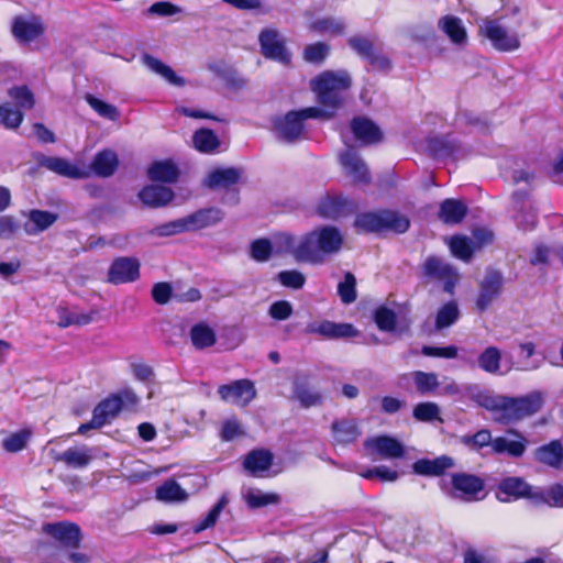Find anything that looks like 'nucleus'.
<instances>
[{
	"instance_id": "34",
	"label": "nucleus",
	"mask_w": 563,
	"mask_h": 563,
	"mask_svg": "<svg viewBox=\"0 0 563 563\" xmlns=\"http://www.w3.org/2000/svg\"><path fill=\"white\" fill-rule=\"evenodd\" d=\"M142 60L147 68L159 75L169 85L175 87H183L185 85V79L178 76L169 66L165 65L159 59L145 54L143 55Z\"/></svg>"
},
{
	"instance_id": "31",
	"label": "nucleus",
	"mask_w": 563,
	"mask_h": 563,
	"mask_svg": "<svg viewBox=\"0 0 563 563\" xmlns=\"http://www.w3.org/2000/svg\"><path fill=\"white\" fill-rule=\"evenodd\" d=\"M148 177L154 181L175 183L179 176L177 165L170 161L154 162L148 168Z\"/></svg>"
},
{
	"instance_id": "8",
	"label": "nucleus",
	"mask_w": 563,
	"mask_h": 563,
	"mask_svg": "<svg viewBox=\"0 0 563 563\" xmlns=\"http://www.w3.org/2000/svg\"><path fill=\"white\" fill-rule=\"evenodd\" d=\"M122 407L120 400L115 398L114 394L110 395L93 410L92 419L88 423H84L78 428V433L85 434L89 429H98L111 422L121 411Z\"/></svg>"
},
{
	"instance_id": "62",
	"label": "nucleus",
	"mask_w": 563,
	"mask_h": 563,
	"mask_svg": "<svg viewBox=\"0 0 563 563\" xmlns=\"http://www.w3.org/2000/svg\"><path fill=\"white\" fill-rule=\"evenodd\" d=\"M278 280L285 287L300 289L305 285L306 277L302 273L296 269H290L280 272L278 274Z\"/></svg>"
},
{
	"instance_id": "30",
	"label": "nucleus",
	"mask_w": 563,
	"mask_h": 563,
	"mask_svg": "<svg viewBox=\"0 0 563 563\" xmlns=\"http://www.w3.org/2000/svg\"><path fill=\"white\" fill-rule=\"evenodd\" d=\"M350 209L349 202L339 196H325L318 205V213L328 219H336Z\"/></svg>"
},
{
	"instance_id": "25",
	"label": "nucleus",
	"mask_w": 563,
	"mask_h": 563,
	"mask_svg": "<svg viewBox=\"0 0 563 563\" xmlns=\"http://www.w3.org/2000/svg\"><path fill=\"white\" fill-rule=\"evenodd\" d=\"M139 197L145 206L157 208L169 203L174 198V192L164 186L148 185L140 191Z\"/></svg>"
},
{
	"instance_id": "12",
	"label": "nucleus",
	"mask_w": 563,
	"mask_h": 563,
	"mask_svg": "<svg viewBox=\"0 0 563 563\" xmlns=\"http://www.w3.org/2000/svg\"><path fill=\"white\" fill-rule=\"evenodd\" d=\"M369 454L385 460L399 459L404 455V445L396 439L380 435L369 438L364 442Z\"/></svg>"
},
{
	"instance_id": "58",
	"label": "nucleus",
	"mask_w": 563,
	"mask_h": 563,
	"mask_svg": "<svg viewBox=\"0 0 563 563\" xmlns=\"http://www.w3.org/2000/svg\"><path fill=\"white\" fill-rule=\"evenodd\" d=\"M8 95L18 103V109L29 110L34 106V97L26 86L13 87L9 89Z\"/></svg>"
},
{
	"instance_id": "61",
	"label": "nucleus",
	"mask_w": 563,
	"mask_h": 563,
	"mask_svg": "<svg viewBox=\"0 0 563 563\" xmlns=\"http://www.w3.org/2000/svg\"><path fill=\"white\" fill-rule=\"evenodd\" d=\"M355 284V277L351 273H347L344 280L339 284L338 291L344 303H351L356 299Z\"/></svg>"
},
{
	"instance_id": "51",
	"label": "nucleus",
	"mask_w": 563,
	"mask_h": 563,
	"mask_svg": "<svg viewBox=\"0 0 563 563\" xmlns=\"http://www.w3.org/2000/svg\"><path fill=\"white\" fill-rule=\"evenodd\" d=\"M439 30L446 35H466V29L463 21L453 14H446L438 21Z\"/></svg>"
},
{
	"instance_id": "9",
	"label": "nucleus",
	"mask_w": 563,
	"mask_h": 563,
	"mask_svg": "<svg viewBox=\"0 0 563 563\" xmlns=\"http://www.w3.org/2000/svg\"><path fill=\"white\" fill-rule=\"evenodd\" d=\"M140 262L134 257H118L109 267L107 280L113 285L133 283L140 277Z\"/></svg>"
},
{
	"instance_id": "38",
	"label": "nucleus",
	"mask_w": 563,
	"mask_h": 563,
	"mask_svg": "<svg viewBox=\"0 0 563 563\" xmlns=\"http://www.w3.org/2000/svg\"><path fill=\"white\" fill-rule=\"evenodd\" d=\"M273 455L266 450L252 451L244 460V467L253 475L267 471L272 464Z\"/></svg>"
},
{
	"instance_id": "52",
	"label": "nucleus",
	"mask_w": 563,
	"mask_h": 563,
	"mask_svg": "<svg viewBox=\"0 0 563 563\" xmlns=\"http://www.w3.org/2000/svg\"><path fill=\"white\" fill-rule=\"evenodd\" d=\"M330 54V46L325 42H316L303 51V58L311 64H321Z\"/></svg>"
},
{
	"instance_id": "40",
	"label": "nucleus",
	"mask_w": 563,
	"mask_h": 563,
	"mask_svg": "<svg viewBox=\"0 0 563 563\" xmlns=\"http://www.w3.org/2000/svg\"><path fill=\"white\" fill-rule=\"evenodd\" d=\"M156 498L164 503H181L187 500L188 494L177 482L169 479L157 487Z\"/></svg>"
},
{
	"instance_id": "16",
	"label": "nucleus",
	"mask_w": 563,
	"mask_h": 563,
	"mask_svg": "<svg viewBox=\"0 0 563 563\" xmlns=\"http://www.w3.org/2000/svg\"><path fill=\"white\" fill-rule=\"evenodd\" d=\"M313 231L324 263L328 256L338 253L341 250L343 235L339 229L332 225L320 227Z\"/></svg>"
},
{
	"instance_id": "29",
	"label": "nucleus",
	"mask_w": 563,
	"mask_h": 563,
	"mask_svg": "<svg viewBox=\"0 0 563 563\" xmlns=\"http://www.w3.org/2000/svg\"><path fill=\"white\" fill-rule=\"evenodd\" d=\"M333 440L336 444H350L360 437L361 432L352 419L334 421L331 427Z\"/></svg>"
},
{
	"instance_id": "46",
	"label": "nucleus",
	"mask_w": 563,
	"mask_h": 563,
	"mask_svg": "<svg viewBox=\"0 0 563 563\" xmlns=\"http://www.w3.org/2000/svg\"><path fill=\"white\" fill-rule=\"evenodd\" d=\"M58 321L60 328H67L74 324L85 325L91 322L92 318L86 313H78L64 307L57 308Z\"/></svg>"
},
{
	"instance_id": "44",
	"label": "nucleus",
	"mask_w": 563,
	"mask_h": 563,
	"mask_svg": "<svg viewBox=\"0 0 563 563\" xmlns=\"http://www.w3.org/2000/svg\"><path fill=\"white\" fill-rule=\"evenodd\" d=\"M229 504V497L227 495H222L218 503L211 508V510L208 512V515L194 527L195 533H200L203 530H207L216 525L218 521L222 510L227 507Z\"/></svg>"
},
{
	"instance_id": "21",
	"label": "nucleus",
	"mask_w": 563,
	"mask_h": 563,
	"mask_svg": "<svg viewBox=\"0 0 563 563\" xmlns=\"http://www.w3.org/2000/svg\"><path fill=\"white\" fill-rule=\"evenodd\" d=\"M507 434L515 435L517 439L498 437L492 441V448L496 453H507L510 456L519 457L527 449V440L515 430H508Z\"/></svg>"
},
{
	"instance_id": "19",
	"label": "nucleus",
	"mask_w": 563,
	"mask_h": 563,
	"mask_svg": "<svg viewBox=\"0 0 563 563\" xmlns=\"http://www.w3.org/2000/svg\"><path fill=\"white\" fill-rule=\"evenodd\" d=\"M341 165L345 174L355 183H366L369 179L365 163L351 147L340 155Z\"/></svg>"
},
{
	"instance_id": "32",
	"label": "nucleus",
	"mask_w": 563,
	"mask_h": 563,
	"mask_svg": "<svg viewBox=\"0 0 563 563\" xmlns=\"http://www.w3.org/2000/svg\"><path fill=\"white\" fill-rule=\"evenodd\" d=\"M118 164L119 159L115 152L111 150H104L95 156L90 165V169L97 176L109 177L115 172Z\"/></svg>"
},
{
	"instance_id": "56",
	"label": "nucleus",
	"mask_w": 563,
	"mask_h": 563,
	"mask_svg": "<svg viewBox=\"0 0 563 563\" xmlns=\"http://www.w3.org/2000/svg\"><path fill=\"white\" fill-rule=\"evenodd\" d=\"M484 44L500 53H509L519 48L518 37H484Z\"/></svg>"
},
{
	"instance_id": "18",
	"label": "nucleus",
	"mask_w": 563,
	"mask_h": 563,
	"mask_svg": "<svg viewBox=\"0 0 563 563\" xmlns=\"http://www.w3.org/2000/svg\"><path fill=\"white\" fill-rule=\"evenodd\" d=\"M224 214L219 208L200 209L187 217H184L186 231H198L219 223Z\"/></svg>"
},
{
	"instance_id": "3",
	"label": "nucleus",
	"mask_w": 563,
	"mask_h": 563,
	"mask_svg": "<svg viewBox=\"0 0 563 563\" xmlns=\"http://www.w3.org/2000/svg\"><path fill=\"white\" fill-rule=\"evenodd\" d=\"M276 254H290L297 262L312 265L322 264V254L312 230L300 236L287 232L275 235Z\"/></svg>"
},
{
	"instance_id": "37",
	"label": "nucleus",
	"mask_w": 563,
	"mask_h": 563,
	"mask_svg": "<svg viewBox=\"0 0 563 563\" xmlns=\"http://www.w3.org/2000/svg\"><path fill=\"white\" fill-rule=\"evenodd\" d=\"M466 206L455 199H446L441 203L439 218L449 224H455L463 220L466 216Z\"/></svg>"
},
{
	"instance_id": "10",
	"label": "nucleus",
	"mask_w": 563,
	"mask_h": 563,
	"mask_svg": "<svg viewBox=\"0 0 563 563\" xmlns=\"http://www.w3.org/2000/svg\"><path fill=\"white\" fill-rule=\"evenodd\" d=\"M43 531L54 538L58 544L66 550L79 548L81 542L80 528L70 522L47 523Z\"/></svg>"
},
{
	"instance_id": "26",
	"label": "nucleus",
	"mask_w": 563,
	"mask_h": 563,
	"mask_svg": "<svg viewBox=\"0 0 563 563\" xmlns=\"http://www.w3.org/2000/svg\"><path fill=\"white\" fill-rule=\"evenodd\" d=\"M92 459V450L85 445L69 448L56 457L57 461L73 468H84L89 465Z\"/></svg>"
},
{
	"instance_id": "20",
	"label": "nucleus",
	"mask_w": 563,
	"mask_h": 563,
	"mask_svg": "<svg viewBox=\"0 0 563 563\" xmlns=\"http://www.w3.org/2000/svg\"><path fill=\"white\" fill-rule=\"evenodd\" d=\"M512 206L516 211V222L519 228L530 230L534 228L537 214L532 209V205L523 192H516L512 197Z\"/></svg>"
},
{
	"instance_id": "5",
	"label": "nucleus",
	"mask_w": 563,
	"mask_h": 563,
	"mask_svg": "<svg viewBox=\"0 0 563 563\" xmlns=\"http://www.w3.org/2000/svg\"><path fill=\"white\" fill-rule=\"evenodd\" d=\"M325 113L318 107H310L300 111H290L275 123L280 139L294 141L303 135V120L309 118H322Z\"/></svg>"
},
{
	"instance_id": "28",
	"label": "nucleus",
	"mask_w": 563,
	"mask_h": 563,
	"mask_svg": "<svg viewBox=\"0 0 563 563\" xmlns=\"http://www.w3.org/2000/svg\"><path fill=\"white\" fill-rule=\"evenodd\" d=\"M351 129L355 139L363 144L378 142L382 137L379 129L371 120L365 118L354 119Z\"/></svg>"
},
{
	"instance_id": "53",
	"label": "nucleus",
	"mask_w": 563,
	"mask_h": 563,
	"mask_svg": "<svg viewBox=\"0 0 563 563\" xmlns=\"http://www.w3.org/2000/svg\"><path fill=\"white\" fill-rule=\"evenodd\" d=\"M411 376L418 391L421 394H429L439 386L438 375L434 373L417 371Z\"/></svg>"
},
{
	"instance_id": "23",
	"label": "nucleus",
	"mask_w": 563,
	"mask_h": 563,
	"mask_svg": "<svg viewBox=\"0 0 563 563\" xmlns=\"http://www.w3.org/2000/svg\"><path fill=\"white\" fill-rule=\"evenodd\" d=\"M242 170L235 167H224L211 170L205 179V185L211 189L229 188L236 184Z\"/></svg>"
},
{
	"instance_id": "57",
	"label": "nucleus",
	"mask_w": 563,
	"mask_h": 563,
	"mask_svg": "<svg viewBox=\"0 0 563 563\" xmlns=\"http://www.w3.org/2000/svg\"><path fill=\"white\" fill-rule=\"evenodd\" d=\"M184 232H187L186 224L184 222V218H180V219H176V220L169 221L164 224L156 225L155 228H153L150 231V234L155 235V236L165 238V236L180 234Z\"/></svg>"
},
{
	"instance_id": "49",
	"label": "nucleus",
	"mask_w": 563,
	"mask_h": 563,
	"mask_svg": "<svg viewBox=\"0 0 563 563\" xmlns=\"http://www.w3.org/2000/svg\"><path fill=\"white\" fill-rule=\"evenodd\" d=\"M21 109L13 108L10 103L0 104V124L7 129H16L23 121Z\"/></svg>"
},
{
	"instance_id": "2",
	"label": "nucleus",
	"mask_w": 563,
	"mask_h": 563,
	"mask_svg": "<svg viewBox=\"0 0 563 563\" xmlns=\"http://www.w3.org/2000/svg\"><path fill=\"white\" fill-rule=\"evenodd\" d=\"M351 86V77L345 70H327L311 80V88L317 93L318 100L325 114L330 118L343 101V93Z\"/></svg>"
},
{
	"instance_id": "47",
	"label": "nucleus",
	"mask_w": 563,
	"mask_h": 563,
	"mask_svg": "<svg viewBox=\"0 0 563 563\" xmlns=\"http://www.w3.org/2000/svg\"><path fill=\"white\" fill-rule=\"evenodd\" d=\"M243 497L251 508H260L278 501V496L272 493H264L256 488H249Z\"/></svg>"
},
{
	"instance_id": "24",
	"label": "nucleus",
	"mask_w": 563,
	"mask_h": 563,
	"mask_svg": "<svg viewBox=\"0 0 563 563\" xmlns=\"http://www.w3.org/2000/svg\"><path fill=\"white\" fill-rule=\"evenodd\" d=\"M453 466V459L446 455H442L433 460H418L413 463L412 468L413 472L419 475L439 476Z\"/></svg>"
},
{
	"instance_id": "42",
	"label": "nucleus",
	"mask_w": 563,
	"mask_h": 563,
	"mask_svg": "<svg viewBox=\"0 0 563 563\" xmlns=\"http://www.w3.org/2000/svg\"><path fill=\"white\" fill-rule=\"evenodd\" d=\"M345 23L336 18L321 16L314 19L309 26V31L312 33H329L336 34L345 31Z\"/></svg>"
},
{
	"instance_id": "33",
	"label": "nucleus",
	"mask_w": 563,
	"mask_h": 563,
	"mask_svg": "<svg viewBox=\"0 0 563 563\" xmlns=\"http://www.w3.org/2000/svg\"><path fill=\"white\" fill-rule=\"evenodd\" d=\"M45 31L42 20L32 14L16 16L12 23L13 35H40Z\"/></svg>"
},
{
	"instance_id": "36",
	"label": "nucleus",
	"mask_w": 563,
	"mask_h": 563,
	"mask_svg": "<svg viewBox=\"0 0 563 563\" xmlns=\"http://www.w3.org/2000/svg\"><path fill=\"white\" fill-rule=\"evenodd\" d=\"M56 219V214L52 212L32 210L29 214V221L24 224V230L27 234L35 235L49 228Z\"/></svg>"
},
{
	"instance_id": "63",
	"label": "nucleus",
	"mask_w": 563,
	"mask_h": 563,
	"mask_svg": "<svg viewBox=\"0 0 563 563\" xmlns=\"http://www.w3.org/2000/svg\"><path fill=\"white\" fill-rule=\"evenodd\" d=\"M30 434L31 433L27 430H21L19 432L10 434L8 438L3 440V448L8 452H19L25 446L30 438Z\"/></svg>"
},
{
	"instance_id": "48",
	"label": "nucleus",
	"mask_w": 563,
	"mask_h": 563,
	"mask_svg": "<svg viewBox=\"0 0 563 563\" xmlns=\"http://www.w3.org/2000/svg\"><path fill=\"white\" fill-rule=\"evenodd\" d=\"M275 235L272 240L258 239L251 245V256L257 262H266L273 252L276 253Z\"/></svg>"
},
{
	"instance_id": "4",
	"label": "nucleus",
	"mask_w": 563,
	"mask_h": 563,
	"mask_svg": "<svg viewBox=\"0 0 563 563\" xmlns=\"http://www.w3.org/2000/svg\"><path fill=\"white\" fill-rule=\"evenodd\" d=\"M409 223L407 217L391 210L362 213L355 220V227L367 232L390 230L404 233L408 230Z\"/></svg>"
},
{
	"instance_id": "60",
	"label": "nucleus",
	"mask_w": 563,
	"mask_h": 563,
	"mask_svg": "<svg viewBox=\"0 0 563 563\" xmlns=\"http://www.w3.org/2000/svg\"><path fill=\"white\" fill-rule=\"evenodd\" d=\"M440 409L434 402H420L413 409V417L419 421H432L439 418Z\"/></svg>"
},
{
	"instance_id": "22",
	"label": "nucleus",
	"mask_w": 563,
	"mask_h": 563,
	"mask_svg": "<svg viewBox=\"0 0 563 563\" xmlns=\"http://www.w3.org/2000/svg\"><path fill=\"white\" fill-rule=\"evenodd\" d=\"M538 462L558 471H563V446L559 440H553L534 451Z\"/></svg>"
},
{
	"instance_id": "27",
	"label": "nucleus",
	"mask_w": 563,
	"mask_h": 563,
	"mask_svg": "<svg viewBox=\"0 0 563 563\" xmlns=\"http://www.w3.org/2000/svg\"><path fill=\"white\" fill-rule=\"evenodd\" d=\"M501 287V276L497 272L487 273L477 299L479 310H485L493 299L498 295Z\"/></svg>"
},
{
	"instance_id": "39",
	"label": "nucleus",
	"mask_w": 563,
	"mask_h": 563,
	"mask_svg": "<svg viewBox=\"0 0 563 563\" xmlns=\"http://www.w3.org/2000/svg\"><path fill=\"white\" fill-rule=\"evenodd\" d=\"M295 398L300 402L302 407H312L321 404L322 394L316 388L309 386L303 380H296L294 384Z\"/></svg>"
},
{
	"instance_id": "55",
	"label": "nucleus",
	"mask_w": 563,
	"mask_h": 563,
	"mask_svg": "<svg viewBox=\"0 0 563 563\" xmlns=\"http://www.w3.org/2000/svg\"><path fill=\"white\" fill-rule=\"evenodd\" d=\"M350 46L362 57L367 58L371 63H376L379 57L376 55L369 37H351Z\"/></svg>"
},
{
	"instance_id": "54",
	"label": "nucleus",
	"mask_w": 563,
	"mask_h": 563,
	"mask_svg": "<svg viewBox=\"0 0 563 563\" xmlns=\"http://www.w3.org/2000/svg\"><path fill=\"white\" fill-rule=\"evenodd\" d=\"M86 101L100 117L111 121L119 119V111L113 104L107 103L91 95L86 96Z\"/></svg>"
},
{
	"instance_id": "1",
	"label": "nucleus",
	"mask_w": 563,
	"mask_h": 563,
	"mask_svg": "<svg viewBox=\"0 0 563 563\" xmlns=\"http://www.w3.org/2000/svg\"><path fill=\"white\" fill-rule=\"evenodd\" d=\"M474 400L494 415L501 423H510L537 413L543 405L541 391H532L521 397H508L478 389Z\"/></svg>"
},
{
	"instance_id": "41",
	"label": "nucleus",
	"mask_w": 563,
	"mask_h": 563,
	"mask_svg": "<svg viewBox=\"0 0 563 563\" xmlns=\"http://www.w3.org/2000/svg\"><path fill=\"white\" fill-rule=\"evenodd\" d=\"M192 143L198 152L205 154H212L220 146L219 137L209 129L197 130L194 133Z\"/></svg>"
},
{
	"instance_id": "59",
	"label": "nucleus",
	"mask_w": 563,
	"mask_h": 563,
	"mask_svg": "<svg viewBox=\"0 0 563 563\" xmlns=\"http://www.w3.org/2000/svg\"><path fill=\"white\" fill-rule=\"evenodd\" d=\"M537 501L551 507H563V485H553L544 492H538Z\"/></svg>"
},
{
	"instance_id": "15",
	"label": "nucleus",
	"mask_w": 563,
	"mask_h": 563,
	"mask_svg": "<svg viewBox=\"0 0 563 563\" xmlns=\"http://www.w3.org/2000/svg\"><path fill=\"white\" fill-rule=\"evenodd\" d=\"M306 332L328 339L352 338L357 333L350 323H335L328 320L309 322L306 327Z\"/></svg>"
},
{
	"instance_id": "11",
	"label": "nucleus",
	"mask_w": 563,
	"mask_h": 563,
	"mask_svg": "<svg viewBox=\"0 0 563 563\" xmlns=\"http://www.w3.org/2000/svg\"><path fill=\"white\" fill-rule=\"evenodd\" d=\"M218 393L224 401H230L236 406L244 407L249 405L256 395L254 384L249 379H239L228 385L219 387Z\"/></svg>"
},
{
	"instance_id": "43",
	"label": "nucleus",
	"mask_w": 563,
	"mask_h": 563,
	"mask_svg": "<svg viewBox=\"0 0 563 563\" xmlns=\"http://www.w3.org/2000/svg\"><path fill=\"white\" fill-rule=\"evenodd\" d=\"M191 342L197 349L209 347L216 342L214 331L205 323L192 327L190 331Z\"/></svg>"
},
{
	"instance_id": "64",
	"label": "nucleus",
	"mask_w": 563,
	"mask_h": 563,
	"mask_svg": "<svg viewBox=\"0 0 563 563\" xmlns=\"http://www.w3.org/2000/svg\"><path fill=\"white\" fill-rule=\"evenodd\" d=\"M481 33L483 35H505L506 30L498 19L488 16L479 18L477 20Z\"/></svg>"
},
{
	"instance_id": "6",
	"label": "nucleus",
	"mask_w": 563,
	"mask_h": 563,
	"mask_svg": "<svg viewBox=\"0 0 563 563\" xmlns=\"http://www.w3.org/2000/svg\"><path fill=\"white\" fill-rule=\"evenodd\" d=\"M483 481L471 474L457 473L452 475L451 497L463 501H475L483 498Z\"/></svg>"
},
{
	"instance_id": "45",
	"label": "nucleus",
	"mask_w": 563,
	"mask_h": 563,
	"mask_svg": "<svg viewBox=\"0 0 563 563\" xmlns=\"http://www.w3.org/2000/svg\"><path fill=\"white\" fill-rule=\"evenodd\" d=\"M460 311L457 303L455 301H450L443 305L437 313L435 317V328L438 330H442L444 328H449L459 319Z\"/></svg>"
},
{
	"instance_id": "14",
	"label": "nucleus",
	"mask_w": 563,
	"mask_h": 563,
	"mask_svg": "<svg viewBox=\"0 0 563 563\" xmlns=\"http://www.w3.org/2000/svg\"><path fill=\"white\" fill-rule=\"evenodd\" d=\"M503 352L494 345L485 347L478 355L476 364L477 367L484 373L490 375H507L514 368V364L509 363L505 367L501 365Z\"/></svg>"
},
{
	"instance_id": "35",
	"label": "nucleus",
	"mask_w": 563,
	"mask_h": 563,
	"mask_svg": "<svg viewBox=\"0 0 563 563\" xmlns=\"http://www.w3.org/2000/svg\"><path fill=\"white\" fill-rule=\"evenodd\" d=\"M263 55L267 58L287 64L290 60V53L285 47L280 37H260Z\"/></svg>"
},
{
	"instance_id": "13",
	"label": "nucleus",
	"mask_w": 563,
	"mask_h": 563,
	"mask_svg": "<svg viewBox=\"0 0 563 563\" xmlns=\"http://www.w3.org/2000/svg\"><path fill=\"white\" fill-rule=\"evenodd\" d=\"M497 499L501 503H509L511 499L528 497L537 500L538 492L518 477L504 479L496 492Z\"/></svg>"
},
{
	"instance_id": "50",
	"label": "nucleus",
	"mask_w": 563,
	"mask_h": 563,
	"mask_svg": "<svg viewBox=\"0 0 563 563\" xmlns=\"http://www.w3.org/2000/svg\"><path fill=\"white\" fill-rule=\"evenodd\" d=\"M472 241L465 236L455 235L449 240L452 254L463 261H468L473 254Z\"/></svg>"
},
{
	"instance_id": "17",
	"label": "nucleus",
	"mask_w": 563,
	"mask_h": 563,
	"mask_svg": "<svg viewBox=\"0 0 563 563\" xmlns=\"http://www.w3.org/2000/svg\"><path fill=\"white\" fill-rule=\"evenodd\" d=\"M41 165L51 172L73 179L87 178L90 175L89 168L79 167L75 164H71L69 161L60 157H44L41 161Z\"/></svg>"
},
{
	"instance_id": "7",
	"label": "nucleus",
	"mask_w": 563,
	"mask_h": 563,
	"mask_svg": "<svg viewBox=\"0 0 563 563\" xmlns=\"http://www.w3.org/2000/svg\"><path fill=\"white\" fill-rule=\"evenodd\" d=\"M423 273L427 277L443 283L444 290L452 292L459 282L457 272L443 260L430 256L423 263Z\"/></svg>"
}]
</instances>
